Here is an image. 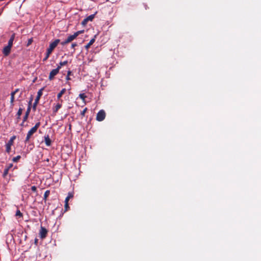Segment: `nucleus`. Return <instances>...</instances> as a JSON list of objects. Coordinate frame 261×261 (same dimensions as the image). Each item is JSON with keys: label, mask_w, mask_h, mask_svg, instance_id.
<instances>
[{"label": "nucleus", "mask_w": 261, "mask_h": 261, "mask_svg": "<svg viewBox=\"0 0 261 261\" xmlns=\"http://www.w3.org/2000/svg\"><path fill=\"white\" fill-rule=\"evenodd\" d=\"M40 125V122H38L37 123H36V124L35 125V126L34 127H33L28 133L27 135V137H26V138L25 139V141L24 142L25 143H27L29 141L31 136L34 134L35 133L38 128L39 127Z\"/></svg>", "instance_id": "1"}, {"label": "nucleus", "mask_w": 261, "mask_h": 261, "mask_svg": "<svg viewBox=\"0 0 261 261\" xmlns=\"http://www.w3.org/2000/svg\"><path fill=\"white\" fill-rule=\"evenodd\" d=\"M44 89V88H41V89H40L38 92H37V95L36 97V99L35 100V102H34L33 103V109L34 111L36 110V107L39 102V101L40 99V97L42 95V91Z\"/></svg>", "instance_id": "2"}, {"label": "nucleus", "mask_w": 261, "mask_h": 261, "mask_svg": "<svg viewBox=\"0 0 261 261\" xmlns=\"http://www.w3.org/2000/svg\"><path fill=\"white\" fill-rule=\"evenodd\" d=\"M106 115L105 111L101 110L97 113L96 119L98 121H102L105 119Z\"/></svg>", "instance_id": "3"}, {"label": "nucleus", "mask_w": 261, "mask_h": 261, "mask_svg": "<svg viewBox=\"0 0 261 261\" xmlns=\"http://www.w3.org/2000/svg\"><path fill=\"white\" fill-rule=\"evenodd\" d=\"M16 139V136H12L9 140L8 142L6 145V151L7 153H9L11 151V146L13 144L14 140Z\"/></svg>", "instance_id": "4"}, {"label": "nucleus", "mask_w": 261, "mask_h": 261, "mask_svg": "<svg viewBox=\"0 0 261 261\" xmlns=\"http://www.w3.org/2000/svg\"><path fill=\"white\" fill-rule=\"evenodd\" d=\"M60 40L59 39H56L54 42H51L49 44V47L47 49V50L49 51L53 52L54 49L57 47L58 43L60 42Z\"/></svg>", "instance_id": "5"}, {"label": "nucleus", "mask_w": 261, "mask_h": 261, "mask_svg": "<svg viewBox=\"0 0 261 261\" xmlns=\"http://www.w3.org/2000/svg\"><path fill=\"white\" fill-rule=\"evenodd\" d=\"M33 98H32L30 101H29L28 107L27 108V111L25 112V115L23 118V122H24L28 118L29 115L30 114L31 109V104Z\"/></svg>", "instance_id": "6"}, {"label": "nucleus", "mask_w": 261, "mask_h": 261, "mask_svg": "<svg viewBox=\"0 0 261 261\" xmlns=\"http://www.w3.org/2000/svg\"><path fill=\"white\" fill-rule=\"evenodd\" d=\"M47 232L48 231L45 227L41 226L39 233L40 238L42 239H45L46 237Z\"/></svg>", "instance_id": "7"}, {"label": "nucleus", "mask_w": 261, "mask_h": 261, "mask_svg": "<svg viewBox=\"0 0 261 261\" xmlns=\"http://www.w3.org/2000/svg\"><path fill=\"white\" fill-rule=\"evenodd\" d=\"M59 68H56V69H53L50 72V73H49V77H48V79L49 80H52L55 76H56L59 72Z\"/></svg>", "instance_id": "8"}, {"label": "nucleus", "mask_w": 261, "mask_h": 261, "mask_svg": "<svg viewBox=\"0 0 261 261\" xmlns=\"http://www.w3.org/2000/svg\"><path fill=\"white\" fill-rule=\"evenodd\" d=\"M11 48L12 47L7 45L3 48L2 52L5 56H7L10 54Z\"/></svg>", "instance_id": "9"}, {"label": "nucleus", "mask_w": 261, "mask_h": 261, "mask_svg": "<svg viewBox=\"0 0 261 261\" xmlns=\"http://www.w3.org/2000/svg\"><path fill=\"white\" fill-rule=\"evenodd\" d=\"M44 142L47 146H50L51 144V141L48 135L44 136Z\"/></svg>", "instance_id": "10"}, {"label": "nucleus", "mask_w": 261, "mask_h": 261, "mask_svg": "<svg viewBox=\"0 0 261 261\" xmlns=\"http://www.w3.org/2000/svg\"><path fill=\"white\" fill-rule=\"evenodd\" d=\"M15 37V34L13 33L12 35L11 36L10 39L8 41V45H9L11 47L12 46Z\"/></svg>", "instance_id": "11"}, {"label": "nucleus", "mask_w": 261, "mask_h": 261, "mask_svg": "<svg viewBox=\"0 0 261 261\" xmlns=\"http://www.w3.org/2000/svg\"><path fill=\"white\" fill-rule=\"evenodd\" d=\"M62 105L58 103H57L54 108H53V113L56 114V113L58 111V110L61 108Z\"/></svg>", "instance_id": "12"}, {"label": "nucleus", "mask_w": 261, "mask_h": 261, "mask_svg": "<svg viewBox=\"0 0 261 261\" xmlns=\"http://www.w3.org/2000/svg\"><path fill=\"white\" fill-rule=\"evenodd\" d=\"M76 38V36L74 34V33L73 35H70L68 37V38L66 39L68 43L71 42L72 41H73L74 39H75Z\"/></svg>", "instance_id": "13"}, {"label": "nucleus", "mask_w": 261, "mask_h": 261, "mask_svg": "<svg viewBox=\"0 0 261 261\" xmlns=\"http://www.w3.org/2000/svg\"><path fill=\"white\" fill-rule=\"evenodd\" d=\"M95 41V38H92V39H91V40L89 41V42L85 46V48L87 49H88L90 47V46L92 45L94 43Z\"/></svg>", "instance_id": "14"}, {"label": "nucleus", "mask_w": 261, "mask_h": 261, "mask_svg": "<svg viewBox=\"0 0 261 261\" xmlns=\"http://www.w3.org/2000/svg\"><path fill=\"white\" fill-rule=\"evenodd\" d=\"M66 90L65 88H63L61 91L57 94V98L59 99L62 95L65 93Z\"/></svg>", "instance_id": "15"}, {"label": "nucleus", "mask_w": 261, "mask_h": 261, "mask_svg": "<svg viewBox=\"0 0 261 261\" xmlns=\"http://www.w3.org/2000/svg\"><path fill=\"white\" fill-rule=\"evenodd\" d=\"M49 194H50L49 190H46L44 194V197H43V200H44L45 202L46 201L47 198L48 197V196L49 195Z\"/></svg>", "instance_id": "16"}, {"label": "nucleus", "mask_w": 261, "mask_h": 261, "mask_svg": "<svg viewBox=\"0 0 261 261\" xmlns=\"http://www.w3.org/2000/svg\"><path fill=\"white\" fill-rule=\"evenodd\" d=\"M67 63H68L67 61L60 62L59 65L58 66V67L57 68H59V69L60 70L62 66L66 65V64H67Z\"/></svg>", "instance_id": "17"}, {"label": "nucleus", "mask_w": 261, "mask_h": 261, "mask_svg": "<svg viewBox=\"0 0 261 261\" xmlns=\"http://www.w3.org/2000/svg\"><path fill=\"white\" fill-rule=\"evenodd\" d=\"M14 96H15V94H14V93H11L10 104H11V106H12V107H13L14 106Z\"/></svg>", "instance_id": "18"}, {"label": "nucleus", "mask_w": 261, "mask_h": 261, "mask_svg": "<svg viewBox=\"0 0 261 261\" xmlns=\"http://www.w3.org/2000/svg\"><path fill=\"white\" fill-rule=\"evenodd\" d=\"M73 197V194L72 193H69L67 197L66 198L65 203L68 202L69 200Z\"/></svg>", "instance_id": "19"}, {"label": "nucleus", "mask_w": 261, "mask_h": 261, "mask_svg": "<svg viewBox=\"0 0 261 261\" xmlns=\"http://www.w3.org/2000/svg\"><path fill=\"white\" fill-rule=\"evenodd\" d=\"M23 109L21 108H20L17 113V119H19L20 118V116L22 114Z\"/></svg>", "instance_id": "20"}, {"label": "nucleus", "mask_w": 261, "mask_h": 261, "mask_svg": "<svg viewBox=\"0 0 261 261\" xmlns=\"http://www.w3.org/2000/svg\"><path fill=\"white\" fill-rule=\"evenodd\" d=\"M94 17L95 14L90 15L86 18V20H87L88 21H92L94 19Z\"/></svg>", "instance_id": "21"}, {"label": "nucleus", "mask_w": 261, "mask_h": 261, "mask_svg": "<svg viewBox=\"0 0 261 261\" xmlns=\"http://www.w3.org/2000/svg\"><path fill=\"white\" fill-rule=\"evenodd\" d=\"M15 216L16 217H22L23 216V214L19 210H17L16 212V214H15Z\"/></svg>", "instance_id": "22"}, {"label": "nucleus", "mask_w": 261, "mask_h": 261, "mask_svg": "<svg viewBox=\"0 0 261 261\" xmlns=\"http://www.w3.org/2000/svg\"><path fill=\"white\" fill-rule=\"evenodd\" d=\"M79 97L83 100V101H85V98L87 96L84 93H81L79 95Z\"/></svg>", "instance_id": "23"}, {"label": "nucleus", "mask_w": 261, "mask_h": 261, "mask_svg": "<svg viewBox=\"0 0 261 261\" xmlns=\"http://www.w3.org/2000/svg\"><path fill=\"white\" fill-rule=\"evenodd\" d=\"M20 158H21V156L20 155H17V156L13 158L12 161L14 162H17L20 159Z\"/></svg>", "instance_id": "24"}, {"label": "nucleus", "mask_w": 261, "mask_h": 261, "mask_svg": "<svg viewBox=\"0 0 261 261\" xmlns=\"http://www.w3.org/2000/svg\"><path fill=\"white\" fill-rule=\"evenodd\" d=\"M33 41V38L29 39L28 40L27 46H29V45H30L32 43Z\"/></svg>", "instance_id": "25"}, {"label": "nucleus", "mask_w": 261, "mask_h": 261, "mask_svg": "<svg viewBox=\"0 0 261 261\" xmlns=\"http://www.w3.org/2000/svg\"><path fill=\"white\" fill-rule=\"evenodd\" d=\"M71 71H70V70L68 71L67 75V76L66 77V80L67 81H69V80H71V79L69 77V75L71 74Z\"/></svg>", "instance_id": "26"}, {"label": "nucleus", "mask_w": 261, "mask_h": 261, "mask_svg": "<svg viewBox=\"0 0 261 261\" xmlns=\"http://www.w3.org/2000/svg\"><path fill=\"white\" fill-rule=\"evenodd\" d=\"M84 32V30L79 31L74 33V34L75 35V36L77 37L80 34L83 33Z\"/></svg>", "instance_id": "27"}, {"label": "nucleus", "mask_w": 261, "mask_h": 261, "mask_svg": "<svg viewBox=\"0 0 261 261\" xmlns=\"http://www.w3.org/2000/svg\"><path fill=\"white\" fill-rule=\"evenodd\" d=\"M9 170L8 169L5 168L3 173V176L6 177L8 174Z\"/></svg>", "instance_id": "28"}, {"label": "nucleus", "mask_w": 261, "mask_h": 261, "mask_svg": "<svg viewBox=\"0 0 261 261\" xmlns=\"http://www.w3.org/2000/svg\"><path fill=\"white\" fill-rule=\"evenodd\" d=\"M87 108H85L81 113V115L82 116H85V113L87 112Z\"/></svg>", "instance_id": "29"}, {"label": "nucleus", "mask_w": 261, "mask_h": 261, "mask_svg": "<svg viewBox=\"0 0 261 261\" xmlns=\"http://www.w3.org/2000/svg\"><path fill=\"white\" fill-rule=\"evenodd\" d=\"M77 46V44L76 43H73L71 44V47L73 49V52H74V50H75V49H74L75 47Z\"/></svg>", "instance_id": "30"}, {"label": "nucleus", "mask_w": 261, "mask_h": 261, "mask_svg": "<svg viewBox=\"0 0 261 261\" xmlns=\"http://www.w3.org/2000/svg\"><path fill=\"white\" fill-rule=\"evenodd\" d=\"M52 52L51 51H49V50H47L46 51V57L47 58H48V57H49L50 55L51 54Z\"/></svg>", "instance_id": "31"}, {"label": "nucleus", "mask_w": 261, "mask_h": 261, "mask_svg": "<svg viewBox=\"0 0 261 261\" xmlns=\"http://www.w3.org/2000/svg\"><path fill=\"white\" fill-rule=\"evenodd\" d=\"M52 52L51 51H49V50H47L46 51V57L47 58H48V57H49L50 55L51 54Z\"/></svg>", "instance_id": "32"}, {"label": "nucleus", "mask_w": 261, "mask_h": 261, "mask_svg": "<svg viewBox=\"0 0 261 261\" xmlns=\"http://www.w3.org/2000/svg\"><path fill=\"white\" fill-rule=\"evenodd\" d=\"M69 208L68 202L65 203V211H68V209Z\"/></svg>", "instance_id": "33"}, {"label": "nucleus", "mask_w": 261, "mask_h": 261, "mask_svg": "<svg viewBox=\"0 0 261 261\" xmlns=\"http://www.w3.org/2000/svg\"><path fill=\"white\" fill-rule=\"evenodd\" d=\"M68 43H69L66 39L64 41H63L61 43V45L63 46H64Z\"/></svg>", "instance_id": "34"}, {"label": "nucleus", "mask_w": 261, "mask_h": 261, "mask_svg": "<svg viewBox=\"0 0 261 261\" xmlns=\"http://www.w3.org/2000/svg\"><path fill=\"white\" fill-rule=\"evenodd\" d=\"M31 190H32V191H33V192H36V191H37V188H36V186H32V187H31Z\"/></svg>", "instance_id": "35"}, {"label": "nucleus", "mask_w": 261, "mask_h": 261, "mask_svg": "<svg viewBox=\"0 0 261 261\" xmlns=\"http://www.w3.org/2000/svg\"><path fill=\"white\" fill-rule=\"evenodd\" d=\"M13 167V164H9L6 167V169H8L9 170L10 168H11L12 167Z\"/></svg>", "instance_id": "36"}, {"label": "nucleus", "mask_w": 261, "mask_h": 261, "mask_svg": "<svg viewBox=\"0 0 261 261\" xmlns=\"http://www.w3.org/2000/svg\"><path fill=\"white\" fill-rule=\"evenodd\" d=\"M19 91V89H16L14 91L11 93H14V94H15L17 92Z\"/></svg>", "instance_id": "37"}, {"label": "nucleus", "mask_w": 261, "mask_h": 261, "mask_svg": "<svg viewBox=\"0 0 261 261\" xmlns=\"http://www.w3.org/2000/svg\"><path fill=\"white\" fill-rule=\"evenodd\" d=\"M87 22H88V21H87V20H86V18H85V19H84L83 20V21H82V24H86Z\"/></svg>", "instance_id": "38"}, {"label": "nucleus", "mask_w": 261, "mask_h": 261, "mask_svg": "<svg viewBox=\"0 0 261 261\" xmlns=\"http://www.w3.org/2000/svg\"><path fill=\"white\" fill-rule=\"evenodd\" d=\"M37 243H38V239H36L35 240V244L37 245Z\"/></svg>", "instance_id": "39"}, {"label": "nucleus", "mask_w": 261, "mask_h": 261, "mask_svg": "<svg viewBox=\"0 0 261 261\" xmlns=\"http://www.w3.org/2000/svg\"><path fill=\"white\" fill-rule=\"evenodd\" d=\"M48 58H47L46 57H44V58L43 59V61H46Z\"/></svg>", "instance_id": "40"}, {"label": "nucleus", "mask_w": 261, "mask_h": 261, "mask_svg": "<svg viewBox=\"0 0 261 261\" xmlns=\"http://www.w3.org/2000/svg\"><path fill=\"white\" fill-rule=\"evenodd\" d=\"M107 1H108V2H112V3H114L113 2H112V1H111L110 0H107Z\"/></svg>", "instance_id": "41"}, {"label": "nucleus", "mask_w": 261, "mask_h": 261, "mask_svg": "<svg viewBox=\"0 0 261 261\" xmlns=\"http://www.w3.org/2000/svg\"><path fill=\"white\" fill-rule=\"evenodd\" d=\"M23 123H24V122H22V123L21 124V125H23Z\"/></svg>", "instance_id": "42"}]
</instances>
